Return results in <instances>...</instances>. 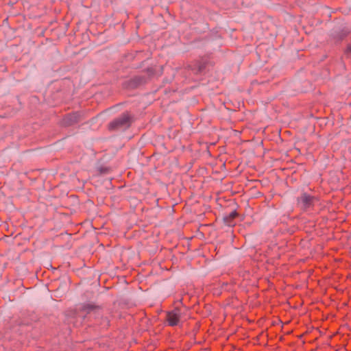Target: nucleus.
I'll return each mask as SVG.
<instances>
[{
	"mask_svg": "<svg viewBox=\"0 0 351 351\" xmlns=\"http://www.w3.org/2000/svg\"><path fill=\"white\" fill-rule=\"evenodd\" d=\"M183 318V313L179 308H175L167 313V322L171 326H178Z\"/></svg>",
	"mask_w": 351,
	"mask_h": 351,
	"instance_id": "f257e3e1",
	"label": "nucleus"
},
{
	"mask_svg": "<svg viewBox=\"0 0 351 351\" xmlns=\"http://www.w3.org/2000/svg\"><path fill=\"white\" fill-rule=\"evenodd\" d=\"M130 125V117L128 114H124L113 121L110 124V129H125Z\"/></svg>",
	"mask_w": 351,
	"mask_h": 351,
	"instance_id": "f03ea898",
	"label": "nucleus"
},
{
	"mask_svg": "<svg viewBox=\"0 0 351 351\" xmlns=\"http://www.w3.org/2000/svg\"><path fill=\"white\" fill-rule=\"evenodd\" d=\"M315 201V199L313 197L306 193L302 195V196L298 199L299 204L303 208H309L311 206L313 205Z\"/></svg>",
	"mask_w": 351,
	"mask_h": 351,
	"instance_id": "7ed1b4c3",
	"label": "nucleus"
},
{
	"mask_svg": "<svg viewBox=\"0 0 351 351\" xmlns=\"http://www.w3.org/2000/svg\"><path fill=\"white\" fill-rule=\"evenodd\" d=\"M96 308L93 306L89 305L86 307L85 310L87 311L88 313H90L92 311L95 309Z\"/></svg>",
	"mask_w": 351,
	"mask_h": 351,
	"instance_id": "20e7f679",
	"label": "nucleus"
},
{
	"mask_svg": "<svg viewBox=\"0 0 351 351\" xmlns=\"http://www.w3.org/2000/svg\"><path fill=\"white\" fill-rule=\"evenodd\" d=\"M237 215V213L235 212H232L230 214V217L233 219L236 217Z\"/></svg>",
	"mask_w": 351,
	"mask_h": 351,
	"instance_id": "39448f33",
	"label": "nucleus"
},
{
	"mask_svg": "<svg viewBox=\"0 0 351 351\" xmlns=\"http://www.w3.org/2000/svg\"><path fill=\"white\" fill-rule=\"evenodd\" d=\"M348 53L351 56V46L348 48Z\"/></svg>",
	"mask_w": 351,
	"mask_h": 351,
	"instance_id": "423d86ee",
	"label": "nucleus"
},
{
	"mask_svg": "<svg viewBox=\"0 0 351 351\" xmlns=\"http://www.w3.org/2000/svg\"><path fill=\"white\" fill-rule=\"evenodd\" d=\"M75 121H76V117H74V119H73V120H71V123H72V122H75Z\"/></svg>",
	"mask_w": 351,
	"mask_h": 351,
	"instance_id": "0eeeda50",
	"label": "nucleus"
}]
</instances>
